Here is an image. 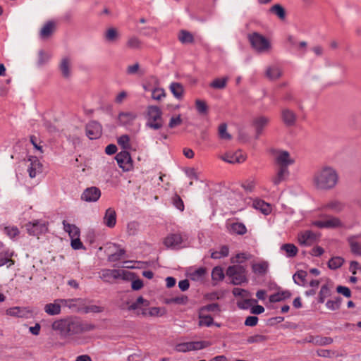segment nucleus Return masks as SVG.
<instances>
[{
	"label": "nucleus",
	"instance_id": "nucleus-1",
	"mask_svg": "<svg viewBox=\"0 0 361 361\" xmlns=\"http://www.w3.org/2000/svg\"><path fill=\"white\" fill-rule=\"evenodd\" d=\"M95 327L94 324L83 322L76 317H67L57 319L51 324L52 329L58 332L62 338H68L75 335L92 331Z\"/></svg>",
	"mask_w": 361,
	"mask_h": 361
},
{
	"label": "nucleus",
	"instance_id": "nucleus-2",
	"mask_svg": "<svg viewBox=\"0 0 361 361\" xmlns=\"http://www.w3.org/2000/svg\"><path fill=\"white\" fill-rule=\"evenodd\" d=\"M274 162L278 169L272 178V182L275 185H278L288 177L290 173L288 166L293 164L295 160L290 157L288 151L278 150L276 152Z\"/></svg>",
	"mask_w": 361,
	"mask_h": 361
},
{
	"label": "nucleus",
	"instance_id": "nucleus-3",
	"mask_svg": "<svg viewBox=\"0 0 361 361\" xmlns=\"http://www.w3.org/2000/svg\"><path fill=\"white\" fill-rule=\"evenodd\" d=\"M338 180L336 171L328 166L318 169L313 177V182L317 188L329 190L333 188Z\"/></svg>",
	"mask_w": 361,
	"mask_h": 361
},
{
	"label": "nucleus",
	"instance_id": "nucleus-4",
	"mask_svg": "<svg viewBox=\"0 0 361 361\" xmlns=\"http://www.w3.org/2000/svg\"><path fill=\"white\" fill-rule=\"evenodd\" d=\"M146 118V127L153 130H159L162 128V111L159 107L153 105L148 106Z\"/></svg>",
	"mask_w": 361,
	"mask_h": 361
},
{
	"label": "nucleus",
	"instance_id": "nucleus-5",
	"mask_svg": "<svg viewBox=\"0 0 361 361\" xmlns=\"http://www.w3.org/2000/svg\"><path fill=\"white\" fill-rule=\"evenodd\" d=\"M248 39L252 49L259 54L268 53L271 49L270 41L258 32L250 34Z\"/></svg>",
	"mask_w": 361,
	"mask_h": 361
},
{
	"label": "nucleus",
	"instance_id": "nucleus-6",
	"mask_svg": "<svg viewBox=\"0 0 361 361\" xmlns=\"http://www.w3.org/2000/svg\"><path fill=\"white\" fill-rule=\"evenodd\" d=\"M226 274L231 279V283L233 285H240L247 281L246 269L243 265L234 264L229 266Z\"/></svg>",
	"mask_w": 361,
	"mask_h": 361
},
{
	"label": "nucleus",
	"instance_id": "nucleus-7",
	"mask_svg": "<svg viewBox=\"0 0 361 361\" xmlns=\"http://www.w3.org/2000/svg\"><path fill=\"white\" fill-rule=\"evenodd\" d=\"M27 233L33 236L45 233L48 230V223L44 220H33L26 224Z\"/></svg>",
	"mask_w": 361,
	"mask_h": 361
},
{
	"label": "nucleus",
	"instance_id": "nucleus-8",
	"mask_svg": "<svg viewBox=\"0 0 361 361\" xmlns=\"http://www.w3.org/2000/svg\"><path fill=\"white\" fill-rule=\"evenodd\" d=\"M312 224L319 228H337L343 226V224L340 219L333 216H327L325 219L316 220Z\"/></svg>",
	"mask_w": 361,
	"mask_h": 361
},
{
	"label": "nucleus",
	"instance_id": "nucleus-9",
	"mask_svg": "<svg viewBox=\"0 0 361 361\" xmlns=\"http://www.w3.org/2000/svg\"><path fill=\"white\" fill-rule=\"evenodd\" d=\"M118 165L124 171H129L133 168V161L128 151L121 150L116 156Z\"/></svg>",
	"mask_w": 361,
	"mask_h": 361
},
{
	"label": "nucleus",
	"instance_id": "nucleus-10",
	"mask_svg": "<svg viewBox=\"0 0 361 361\" xmlns=\"http://www.w3.org/2000/svg\"><path fill=\"white\" fill-rule=\"evenodd\" d=\"M101 190L99 188L92 186L83 190L80 199L87 202H96L101 197Z\"/></svg>",
	"mask_w": 361,
	"mask_h": 361
},
{
	"label": "nucleus",
	"instance_id": "nucleus-11",
	"mask_svg": "<svg viewBox=\"0 0 361 361\" xmlns=\"http://www.w3.org/2000/svg\"><path fill=\"white\" fill-rule=\"evenodd\" d=\"M206 347L203 341H190L177 344L176 350L178 352L186 353L191 350H197Z\"/></svg>",
	"mask_w": 361,
	"mask_h": 361
},
{
	"label": "nucleus",
	"instance_id": "nucleus-12",
	"mask_svg": "<svg viewBox=\"0 0 361 361\" xmlns=\"http://www.w3.org/2000/svg\"><path fill=\"white\" fill-rule=\"evenodd\" d=\"M221 159L225 162L229 164H241L246 159V157L240 150H237L235 152H227L221 156Z\"/></svg>",
	"mask_w": 361,
	"mask_h": 361
},
{
	"label": "nucleus",
	"instance_id": "nucleus-13",
	"mask_svg": "<svg viewBox=\"0 0 361 361\" xmlns=\"http://www.w3.org/2000/svg\"><path fill=\"white\" fill-rule=\"evenodd\" d=\"M102 126L97 121H90L86 126V135L90 140L99 138L102 135Z\"/></svg>",
	"mask_w": 361,
	"mask_h": 361
},
{
	"label": "nucleus",
	"instance_id": "nucleus-14",
	"mask_svg": "<svg viewBox=\"0 0 361 361\" xmlns=\"http://www.w3.org/2000/svg\"><path fill=\"white\" fill-rule=\"evenodd\" d=\"M183 243V238L179 233H171L167 235L164 240V244L168 248L177 249L180 247Z\"/></svg>",
	"mask_w": 361,
	"mask_h": 361
},
{
	"label": "nucleus",
	"instance_id": "nucleus-15",
	"mask_svg": "<svg viewBox=\"0 0 361 361\" xmlns=\"http://www.w3.org/2000/svg\"><path fill=\"white\" fill-rule=\"evenodd\" d=\"M62 305L73 311L82 312L85 300L82 298L62 299Z\"/></svg>",
	"mask_w": 361,
	"mask_h": 361
},
{
	"label": "nucleus",
	"instance_id": "nucleus-16",
	"mask_svg": "<svg viewBox=\"0 0 361 361\" xmlns=\"http://www.w3.org/2000/svg\"><path fill=\"white\" fill-rule=\"evenodd\" d=\"M317 238L316 233L309 230L300 233L298 235L299 243L303 246L312 245L317 240Z\"/></svg>",
	"mask_w": 361,
	"mask_h": 361
},
{
	"label": "nucleus",
	"instance_id": "nucleus-17",
	"mask_svg": "<svg viewBox=\"0 0 361 361\" xmlns=\"http://www.w3.org/2000/svg\"><path fill=\"white\" fill-rule=\"evenodd\" d=\"M62 299H56L54 302L48 303L44 305V312L51 316L58 315L61 312Z\"/></svg>",
	"mask_w": 361,
	"mask_h": 361
},
{
	"label": "nucleus",
	"instance_id": "nucleus-18",
	"mask_svg": "<svg viewBox=\"0 0 361 361\" xmlns=\"http://www.w3.org/2000/svg\"><path fill=\"white\" fill-rule=\"evenodd\" d=\"M30 164L27 169L30 178H35L37 174L42 173V164L36 157H32L29 159Z\"/></svg>",
	"mask_w": 361,
	"mask_h": 361
},
{
	"label": "nucleus",
	"instance_id": "nucleus-19",
	"mask_svg": "<svg viewBox=\"0 0 361 361\" xmlns=\"http://www.w3.org/2000/svg\"><path fill=\"white\" fill-rule=\"evenodd\" d=\"M123 273V270L106 269L102 270L100 278L105 282H109L111 279L121 278Z\"/></svg>",
	"mask_w": 361,
	"mask_h": 361
},
{
	"label": "nucleus",
	"instance_id": "nucleus-20",
	"mask_svg": "<svg viewBox=\"0 0 361 361\" xmlns=\"http://www.w3.org/2000/svg\"><path fill=\"white\" fill-rule=\"evenodd\" d=\"M103 223L108 228H114L116 224V213L114 209L108 208L103 217Z\"/></svg>",
	"mask_w": 361,
	"mask_h": 361
},
{
	"label": "nucleus",
	"instance_id": "nucleus-21",
	"mask_svg": "<svg viewBox=\"0 0 361 361\" xmlns=\"http://www.w3.org/2000/svg\"><path fill=\"white\" fill-rule=\"evenodd\" d=\"M137 118V114L133 112H120L118 115V121L121 126H127L133 124Z\"/></svg>",
	"mask_w": 361,
	"mask_h": 361
},
{
	"label": "nucleus",
	"instance_id": "nucleus-22",
	"mask_svg": "<svg viewBox=\"0 0 361 361\" xmlns=\"http://www.w3.org/2000/svg\"><path fill=\"white\" fill-rule=\"evenodd\" d=\"M296 114L292 110L285 108L281 110V119L286 126H293L296 121Z\"/></svg>",
	"mask_w": 361,
	"mask_h": 361
},
{
	"label": "nucleus",
	"instance_id": "nucleus-23",
	"mask_svg": "<svg viewBox=\"0 0 361 361\" xmlns=\"http://www.w3.org/2000/svg\"><path fill=\"white\" fill-rule=\"evenodd\" d=\"M345 207V204L338 200H332L325 203L322 206V209L331 211L335 213H339Z\"/></svg>",
	"mask_w": 361,
	"mask_h": 361
},
{
	"label": "nucleus",
	"instance_id": "nucleus-24",
	"mask_svg": "<svg viewBox=\"0 0 361 361\" xmlns=\"http://www.w3.org/2000/svg\"><path fill=\"white\" fill-rule=\"evenodd\" d=\"M269 118L264 116H258L253 120L252 124L255 128L257 137L262 134L264 128L269 123Z\"/></svg>",
	"mask_w": 361,
	"mask_h": 361
},
{
	"label": "nucleus",
	"instance_id": "nucleus-25",
	"mask_svg": "<svg viewBox=\"0 0 361 361\" xmlns=\"http://www.w3.org/2000/svg\"><path fill=\"white\" fill-rule=\"evenodd\" d=\"M357 236L351 235L347 239L351 252L357 256H361V245L357 241Z\"/></svg>",
	"mask_w": 361,
	"mask_h": 361
},
{
	"label": "nucleus",
	"instance_id": "nucleus-26",
	"mask_svg": "<svg viewBox=\"0 0 361 361\" xmlns=\"http://www.w3.org/2000/svg\"><path fill=\"white\" fill-rule=\"evenodd\" d=\"M265 74L269 79L274 80L282 75V71L278 66L271 65L267 68Z\"/></svg>",
	"mask_w": 361,
	"mask_h": 361
},
{
	"label": "nucleus",
	"instance_id": "nucleus-27",
	"mask_svg": "<svg viewBox=\"0 0 361 361\" xmlns=\"http://www.w3.org/2000/svg\"><path fill=\"white\" fill-rule=\"evenodd\" d=\"M63 226L64 231L68 233L71 238L80 237V229L75 225L71 224L63 220Z\"/></svg>",
	"mask_w": 361,
	"mask_h": 361
},
{
	"label": "nucleus",
	"instance_id": "nucleus-28",
	"mask_svg": "<svg viewBox=\"0 0 361 361\" xmlns=\"http://www.w3.org/2000/svg\"><path fill=\"white\" fill-rule=\"evenodd\" d=\"M229 232L232 234L244 235L247 232V228L241 222H233L229 226Z\"/></svg>",
	"mask_w": 361,
	"mask_h": 361
},
{
	"label": "nucleus",
	"instance_id": "nucleus-29",
	"mask_svg": "<svg viewBox=\"0 0 361 361\" xmlns=\"http://www.w3.org/2000/svg\"><path fill=\"white\" fill-rule=\"evenodd\" d=\"M291 293L289 290H282L274 293L269 296L271 302H278L290 298Z\"/></svg>",
	"mask_w": 361,
	"mask_h": 361
},
{
	"label": "nucleus",
	"instance_id": "nucleus-30",
	"mask_svg": "<svg viewBox=\"0 0 361 361\" xmlns=\"http://www.w3.org/2000/svg\"><path fill=\"white\" fill-rule=\"evenodd\" d=\"M253 206L256 209L260 210L265 215L269 214L271 211L270 204L262 200H255Z\"/></svg>",
	"mask_w": 361,
	"mask_h": 361
},
{
	"label": "nucleus",
	"instance_id": "nucleus-31",
	"mask_svg": "<svg viewBox=\"0 0 361 361\" xmlns=\"http://www.w3.org/2000/svg\"><path fill=\"white\" fill-rule=\"evenodd\" d=\"M170 90L171 93L173 94V96L178 99H180L182 98L184 89L183 85L179 82H171L169 86Z\"/></svg>",
	"mask_w": 361,
	"mask_h": 361
},
{
	"label": "nucleus",
	"instance_id": "nucleus-32",
	"mask_svg": "<svg viewBox=\"0 0 361 361\" xmlns=\"http://www.w3.org/2000/svg\"><path fill=\"white\" fill-rule=\"evenodd\" d=\"M198 324L200 326H204L207 327H209L214 324V319L210 315L205 314L204 313H202L201 312L198 311Z\"/></svg>",
	"mask_w": 361,
	"mask_h": 361
},
{
	"label": "nucleus",
	"instance_id": "nucleus-33",
	"mask_svg": "<svg viewBox=\"0 0 361 361\" xmlns=\"http://www.w3.org/2000/svg\"><path fill=\"white\" fill-rule=\"evenodd\" d=\"M13 252L9 250H6L0 252V267L10 262L8 267H11L14 264V262L11 259L13 256Z\"/></svg>",
	"mask_w": 361,
	"mask_h": 361
},
{
	"label": "nucleus",
	"instance_id": "nucleus-34",
	"mask_svg": "<svg viewBox=\"0 0 361 361\" xmlns=\"http://www.w3.org/2000/svg\"><path fill=\"white\" fill-rule=\"evenodd\" d=\"M281 250L286 252L287 257H293L298 253V247L292 243H286L281 247Z\"/></svg>",
	"mask_w": 361,
	"mask_h": 361
},
{
	"label": "nucleus",
	"instance_id": "nucleus-35",
	"mask_svg": "<svg viewBox=\"0 0 361 361\" xmlns=\"http://www.w3.org/2000/svg\"><path fill=\"white\" fill-rule=\"evenodd\" d=\"M269 12L276 16L280 20L286 18V11L280 4H275L269 8Z\"/></svg>",
	"mask_w": 361,
	"mask_h": 361
},
{
	"label": "nucleus",
	"instance_id": "nucleus-36",
	"mask_svg": "<svg viewBox=\"0 0 361 361\" xmlns=\"http://www.w3.org/2000/svg\"><path fill=\"white\" fill-rule=\"evenodd\" d=\"M229 249L227 245H222L219 247V250L213 251L211 253V257L212 259H221L223 257H226L228 255Z\"/></svg>",
	"mask_w": 361,
	"mask_h": 361
},
{
	"label": "nucleus",
	"instance_id": "nucleus-37",
	"mask_svg": "<svg viewBox=\"0 0 361 361\" xmlns=\"http://www.w3.org/2000/svg\"><path fill=\"white\" fill-rule=\"evenodd\" d=\"M344 259L341 257H333L328 262V267L332 270L340 268L344 263Z\"/></svg>",
	"mask_w": 361,
	"mask_h": 361
},
{
	"label": "nucleus",
	"instance_id": "nucleus-38",
	"mask_svg": "<svg viewBox=\"0 0 361 361\" xmlns=\"http://www.w3.org/2000/svg\"><path fill=\"white\" fill-rule=\"evenodd\" d=\"M126 46L131 49H140L142 47V42L137 37L132 36L128 38Z\"/></svg>",
	"mask_w": 361,
	"mask_h": 361
},
{
	"label": "nucleus",
	"instance_id": "nucleus-39",
	"mask_svg": "<svg viewBox=\"0 0 361 361\" xmlns=\"http://www.w3.org/2000/svg\"><path fill=\"white\" fill-rule=\"evenodd\" d=\"M140 305L147 307L149 302L148 300L144 299L142 296H139L134 302L128 306V310L129 311L136 310L139 309Z\"/></svg>",
	"mask_w": 361,
	"mask_h": 361
},
{
	"label": "nucleus",
	"instance_id": "nucleus-40",
	"mask_svg": "<svg viewBox=\"0 0 361 361\" xmlns=\"http://www.w3.org/2000/svg\"><path fill=\"white\" fill-rule=\"evenodd\" d=\"M228 80V77H224L223 78H216L210 83L209 85L214 89H224L226 86Z\"/></svg>",
	"mask_w": 361,
	"mask_h": 361
},
{
	"label": "nucleus",
	"instance_id": "nucleus-41",
	"mask_svg": "<svg viewBox=\"0 0 361 361\" xmlns=\"http://www.w3.org/2000/svg\"><path fill=\"white\" fill-rule=\"evenodd\" d=\"M54 24L51 21L47 22L40 30V36L42 38H46L51 35L53 32Z\"/></svg>",
	"mask_w": 361,
	"mask_h": 361
},
{
	"label": "nucleus",
	"instance_id": "nucleus-42",
	"mask_svg": "<svg viewBox=\"0 0 361 361\" xmlns=\"http://www.w3.org/2000/svg\"><path fill=\"white\" fill-rule=\"evenodd\" d=\"M198 311L204 314L207 312L219 313L221 312V308L218 303H211L200 307Z\"/></svg>",
	"mask_w": 361,
	"mask_h": 361
},
{
	"label": "nucleus",
	"instance_id": "nucleus-43",
	"mask_svg": "<svg viewBox=\"0 0 361 361\" xmlns=\"http://www.w3.org/2000/svg\"><path fill=\"white\" fill-rule=\"evenodd\" d=\"M307 276V273L305 271L300 270L298 271L293 276V279L295 283L299 286H304L305 283V278Z\"/></svg>",
	"mask_w": 361,
	"mask_h": 361
},
{
	"label": "nucleus",
	"instance_id": "nucleus-44",
	"mask_svg": "<svg viewBox=\"0 0 361 361\" xmlns=\"http://www.w3.org/2000/svg\"><path fill=\"white\" fill-rule=\"evenodd\" d=\"M60 70L63 77L68 78L71 75L70 61L68 59H63L60 64Z\"/></svg>",
	"mask_w": 361,
	"mask_h": 361
},
{
	"label": "nucleus",
	"instance_id": "nucleus-45",
	"mask_svg": "<svg viewBox=\"0 0 361 361\" xmlns=\"http://www.w3.org/2000/svg\"><path fill=\"white\" fill-rule=\"evenodd\" d=\"M342 302V298L340 297L336 298L334 300H329L326 302V307L330 310H337L340 308Z\"/></svg>",
	"mask_w": 361,
	"mask_h": 361
},
{
	"label": "nucleus",
	"instance_id": "nucleus-46",
	"mask_svg": "<svg viewBox=\"0 0 361 361\" xmlns=\"http://www.w3.org/2000/svg\"><path fill=\"white\" fill-rule=\"evenodd\" d=\"M267 338V336L262 334H255L249 336L246 340V343L247 344L260 343L266 341Z\"/></svg>",
	"mask_w": 361,
	"mask_h": 361
},
{
	"label": "nucleus",
	"instance_id": "nucleus-47",
	"mask_svg": "<svg viewBox=\"0 0 361 361\" xmlns=\"http://www.w3.org/2000/svg\"><path fill=\"white\" fill-rule=\"evenodd\" d=\"M331 294L330 289L328 285L325 284L321 287L320 291L318 295V302L324 303L325 299L329 297Z\"/></svg>",
	"mask_w": 361,
	"mask_h": 361
},
{
	"label": "nucleus",
	"instance_id": "nucleus-48",
	"mask_svg": "<svg viewBox=\"0 0 361 361\" xmlns=\"http://www.w3.org/2000/svg\"><path fill=\"white\" fill-rule=\"evenodd\" d=\"M252 271L258 274H264L267 272L268 264L267 262H259L252 264Z\"/></svg>",
	"mask_w": 361,
	"mask_h": 361
},
{
	"label": "nucleus",
	"instance_id": "nucleus-49",
	"mask_svg": "<svg viewBox=\"0 0 361 361\" xmlns=\"http://www.w3.org/2000/svg\"><path fill=\"white\" fill-rule=\"evenodd\" d=\"M118 144L121 147L123 150L130 149V137L128 135H123L118 138Z\"/></svg>",
	"mask_w": 361,
	"mask_h": 361
},
{
	"label": "nucleus",
	"instance_id": "nucleus-50",
	"mask_svg": "<svg viewBox=\"0 0 361 361\" xmlns=\"http://www.w3.org/2000/svg\"><path fill=\"white\" fill-rule=\"evenodd\" d=\"M178 39L183 44L191 43L193 42V36L186 30H181L178 35Z\"/></svg>",
	"mask_w": 361,
	"mask_h": 361
},
{
	"label": "nucleus",
	"instance_id": "nucleus-51",
	"mask_svg": "<svg viewBox=\"0 0 361 361\" xmlns=\"http://www.w3.org/2000/svg\"><path fill=\"white\" fill-rule=\"evenodd\" d=\"M224 272L221 267H215L212 271V278L213 281H222L224 279Z\"/></svg>",
	"mask_w": 361,
	"mask_h": 361
},
{
	"label": "nucleus",
	"instance_id": "nucleus-52",
	"mask_svg": "<svg viewBox=\"0 0 361 361\" xmlns=\"http://www.w3.org/2000/svg\"><path fill=\"white\" fill-rule=\"evenodd\" d=\"M219 136L221 140H229L231 139V135L227 131V125L224 123L219 126Z\"/></svg>",
	"mask_w": 361,
	"mask_h": 361
},
{
	"label": "nucleus",
	"instance_id": "nucleus-53",
	"mask_svg": "<svg viewBox=\"0 0 361 361\" xmlns=\"http://www.w3.org/2000/svg\"><path fill=\"white\" fill-rule=\"evenodd\" d=\"M256 185V180L254 178H250L245 181H243L241 184L243 188L248 192H252L255 189Z\"/></svg>",
	"mask_w": 361,
	"mask_h": 361
},
{
	"label": "nucleus",
	"instance_id": "nucleus-54",
	"mask_svg": "<svg viewBox=\"0 0 361 361\" xmlns=\"http://www.w3.org/2000/svg\"><path fill=\"white\" fill-rule=\"evenodd\" d=\"M250 255L245 252L238 253L231 258V262L233 264H241L250 258Z\"/></svg>",
	"mask_w": 361,
	"mask_h": 361
},
{
	"label": "nucleus",
	"instance_id": "nucleus-55",
	"mask_svg": "<svg viewBox=\"0 0 361 361\" xmlns=\"http://www.w3.org/2000/svg\"><path fill=\"white\" fill-rule=\"evenodd\" d=\"M126 254V251L123 248H119L115 253L111 254L108 257L109 262H115L120 260Z\"/></svg>",
	"mask_w": 361,
	"mask_h": 361
},
{
	"label": "nucleus",
	"instance_id": "nucleus-56",
	"mask_svg": "<svg viewBox=\"0 0 361 361\" xmlns=\"http://www.w3.org/2000/svg\"><path fill=\"white\" fill-rule=\"evenodd\" d=\"M257 300L255 299H245L238 303V307L242 310L251 309L252 305L256 304Z\"/></svg>",
	"mask_w": 361,
	"mask_h": 361
},
{
	"label": "nucleus",
	"instance_id": "nucleus-57",
	"mask_svg": "<svg viewBox=\"0 0 361 361\" xmlns=\"http://www.w3.org/2000/svg\"><path fill=\"white\" fill-rule=\"evenodd\" d=\"M103 310H104V308L102 307L98 306L96 305H88V306L84 305L82 312L85 313V314L90 313V312L100 313V312H103Z\"/></svg>",
	"mask_w": 361,
	"mask_h": 361
},
{
	"label": "nucleus",
	"instance_id": "nucleus-58",
	"mask_svg": "<svg viewBox=\"0 0 361 361\" xmlns=\"http://www.w3.org/2000/svg\"><path fill=\"white\" fill-rule=\"evenodd\" d=\"M4 231L10 238H14L19 234V230L16 226H6Z\"/></svg>",
	"mask_w": 361,
	"mask_h": 361
},
{
	"label": "nucleus",
	"instance_id": "nucleus-59",
	"mask_svg": "<svg viewBox=\"0 0 361 361\" xmlns=\"http://www.w3.org/2000/svg\"><path fill=\"white\" fill-rule=\"evenodd\" d=\"M118 34L115 28H109L105 33V38L109 42H113L116 39Z\"/></svg>",
	"mask_w": 361,
	"mask_h": 361
},
{
	"label": "nucleus",
	"instance_id": "nucleus-60",
	"mask_svg": "<svg viewBox=\"0 0 361 361\" xmlns=\"http://www.w3.org/2000/svg\"><path fill=\"white\" fill-rule=\"evenodd\" d=\"M188 301V298L185 295L172 298L167 301V303H174L178 305H185Z\"/></svg>",
	"mask_w": 361,
	"mask_h": 361
},
{
	"label": "nucleus",
	"instance_id": "nucleus-61",
	"mask_svg": "<svg viewBox=\"0 0 361 361\" xmlns=\"http://www.w3.org/2000/svg\"><path fill=\"white\" fill-rule=\"evenodd\" d=\"M195 106H196L197 111L200 114H206L207 112V109H208L207 105L205 103V102H204L202 100L197 99L195 101Z\"/></svg>",
	"mask_w": 361,
	"mask_h": 361
},
{
	"label": "nucleus",
	"instance_id": "nucleus-62",
	"mask_svg": "<svg viewBox=\"0 0 361 361\" xmlns=\"http://www.w3.org/2000/svg\"><path fill=\"white\" fill-rule=\"evenodd\" d=\"M165 97V92L162 88H155L152 90V97L155 100H161Z\"/></svg>",
	"mask_w": 361,
	"mask_h": 361
},
{
	"label": "nucleus",
	"instance_id": "nucleus-63",
	"mask_svg": "<svg viewBox=\"0 0 361 361\" xmlns=\"http://www.w3.org/2000/svg\"><path fill=\"white\" fill-rule=\"evenodd\" d=\"M173 204L179 211L183 212L184 210L185 207L183 202L180 196L177 195L173 197Z\"/></svg>",
	"mask_w": 361,
	"mask_h": 361
},
{
	"label": "nucleus",
	"instance_id": "nucleus-64",
	"mask_svg": "<svg viewBox=\"0 0 361 361\" xmlns=\"http://www.w3.org/2000/svg\"><path fill=\"white\" fill-rule=\"evenodd\" d=\"M183 171L190 179L196 180L199 179L198 174L194 168H185Z\"/></svg>",
	"mask_w": 361,
	"mask_h": 361
}]
</instances>
